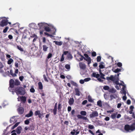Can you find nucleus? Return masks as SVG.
Wrapping results in <instances>:
<instances>
[{
    "label": "nucleus",
    "instance_id": "obj_25",
    "mask_svg": "<svg viewBox=\"0 0 135 135\" xmlns=\"http://www.w3.org/2000/svg\"><path fill=\"white\" fill-rule=\"evenodd\" d=\"M42 47L43 50L45 52L47 51V49L48 48V47H47L46 45H43Z\"/></svg>",
    "mask_w": 135,
    "mask_h": 135
},
{
    "label": "nucleus",
    "instance_id": "obj_39",
    "mask_svg": "<svg viewBox=\"0 0 135 135\" xmlns=\"http://www.w3.org/2000/svg\"><path fill=\"white\" fill-rule=\"evenodd\" d=\"M20 84L19 81L18 80H16L15 82V84L16 85H18Z\"/></svg>",
    "mask_w": 135,
    "mask_h": 135
},
{
    "label": "nucleus",
    "instance_id": "obj_28",
    "mask_svg": "<svg viewBox=\"0 0 135 135\" xmlns=\"http://www.w3.org/2000/svg\"><path fill=\"white\" fill-rule=\"evenodd\" d=\"M3 66L2 63L0 62V73H2L3 71L2 70V68L3 67Z\"/></svg>",
    "mask_w": 135,
    "mask_h": 135
},
{
    "label": "nucleus",
    "instance_id": "obj_27",
    "mask_svg": "<svg viewBox=\"0 0 135 135\" xmlns=\"http://www.w3.org/2000/svg\"><path fill=\"white\" fill-rule=\"evenodd\" d=\"M117 113H113L111 115V118L113 119H114L115 118L116 116H117Z\"/></svg>",
    "mask_w": 135,
    "mask_h": 135
},
{
    "label": "nucleus",
    "instance_id": "obj_32",
    "mask_svg": "<svg viewBox=\"0 0 135 135\" xmlns=\"http://www.w3.org/2000/svg\"><path fill=\"white\" fill-rule=\"evenodd\" d=\"M20 123L19 122L16 123L11 128V129H14Z\"/></svg>",
    "mask_w": 135,
    "mask_h": 135
},
{
    "label": "nucleus",
    "instance_id": "obj_24",
    "mask_svg": "<svg viewBox=\"0 0 135 135\" xmlns=\"http://www.w3.org/2000/svg\"><path fill=\"white\" fill-rule=\"evenodd\" d=\"M74 101V100L73 98H72L70 99L69 102V104L70 105H72L73 104Z\"/></svg>",
    "mask_w": 135,
    "mask_h": 135
},
{
    "label": "nucleus",
    "instance_id": "obj_55",
    "mask_svg": "<svg viewBox=\"0 0 135 135\" xmlns=\"http://www.w3.org/2000/svg\"><path fill=\"white\" fill-rule=\"evenodd\" d=\"M30 91L32 93H33L35 92V90L33 88H32L30 89Z\"/></svg>",
    "mask_w": 135,
    "mask_h": 135
},
{
    "label": "nucleus",
    "instance_id": "obj_59",
    "mask_svg": "<svg viewBox=\"0 0 135 135\" xmlns=\"http://www.w3.org/2000/svg\"><path fill=\"white\" fill-rule=\"evenodd\" d=\"M61 104H59L58 105V109L60 111L61 110Z\"/></svg>",
    "mask_w": 135,
    "mask_h": 135
},
{
    "label": "nucleus",
    "instance_id": "obj_63",
    "mask_svg": "<svg viewBox=\"0 0 135 135\" xmlns=\"http://www.w3.org/2000/svg\"><path fill=\"white\" fill-rule=\"evenodd\" d=\"M109 119V118L108 117H106L104 119V120L106 121H108Z\"/></svg>",
    "mask_w": 135,
    "mask_h": 135
},
{
    "label": "nucleus",
    "instance_id": "obj_7",
    "mask_svg": "<svg viewBox=\"0 0 135 135\" xmlns=\"http://www.w3.org/2000/svg\"><path fill=\"white\" fill-rule=\"evenodd\" d=\"M123 85V87L122 88L121 93L124 95V96H123L122 97L123 99L124 100H125L127 99V97L126 96V94L127 93L126 86L124 84Z\"/></svg>",
    "mask_w": 135,
    "mask_h": 135
},
{
    "label": "nucleus",
    "instance_id": "obj_11",
    "mask_svg": "<svg viewBox=\"0 0 135 135\" xmlns=\"http://www.w3.org/2000/svg\"><path fill=\"white\" fill-rule=\"evenodd\" d=\"M17 120V119L16 118V117H13L11 118L10 119V122L12 124H14L15 123Z\"/></svg>",
    "mask_w": 135,
    "mask_h": 135
},
{
    "label": "nucleus",
    "instance_id": "obj_40",
    "mask_svg": "<svg viewBox=\"0 0 135 135\" xmlns=\"http://www.w3.org/2000/svg\"><path fill=\"white\" fill-rule=\"evenodd\" d=\"M99 67L100 69H103L105 68L104 66L101 63L100 65L99 66Z\"/></svg>",
    "mask_w": 135,
    "mask_h": 135
},
{
    "label": "nucleus",
    "instance_id": "obj_30",
    "mask_svg": "<svg viewBox=\"0 0 135 135\" xmlns=\"http://www.w3.org/2000/svg\"><path fill=\"white\" fill-rule=\"evenodd\" d=\"M65 68L67 70V71H69L70 69V66L69 64H66L65 66Z\"/></svg>",
    "mask_w": 135,
    "mask_h": 135
},
{
    "label": "nucleus",
    "instance_id": "obj_17",
    "mask_svg": "<svg viewBox=\"0 0 135 135\" xmlns=\"http://www.w3.org/2000/svg\"><path fill=\"white\" fill-rule=\"evenodd\" d=\"M17 110L18 113L20 114H23L24 111L23 108L22 107L19 108L17 109Z\"/></svg>",
    "mask_w": 135,
    "mask_h": 135
},
{
    "label": "nucleus",
    "instance_id": "obj_1",
    "mask_svg": "<svg viewBox=\"0 0 135 135\" xmlns=\"http://www.w3.org/2000/svg\"><path fill=\"white\" fill-rule=\"evenodd\" d=\"M37 25L40 29H42L44 28L45 30L49 32H51V30L52 29L54 32L53 33L51 32V33H52L53 35H55L56 30L52 25L45 22H40L38 23Z\"/></svg>",
    "mask_w": 135,
    "mask_h": 135
},
{
    "label": "nucleus",
    "instance_id": "obj_49",
    "mask_svg": "<svg viewBox=\"0 0 135 135\" xmlns=\"http://www.w3.org/2000/svg\"><path fill=\"white\" fill-rule=\"evenodd\" d=\"M57 110V109L55 108H54L53 110L54 114L55 115H56V114Z\"/></svg>",
    "mask_w": 135,
    "mask_h": 135
},
{
    "label": "nucleus",
    "instance_id": "obj_54",
    "mask_svg": "<svg viewBox=\"0 0 135 135\" xmlns=\"http://www.w3.org/2000/svg\"><path fill=\"white\" fill-rule=\"evenodd\" d=\"M84 82L85 81H84V80L81 79L79 81L80 83L81 84H84Z\"/></svg>",
    "mask_w": 135,
    "mask_h": 135
},
{
    "label": "nucleus",
    "instance_id": "obj_6",
    "mask_svg": "<svg viewBox=\"0 0 135 135\" xmlns=\"http://www.w3.org/2000/svg\"><path fill=\"white\" fill-rule=\"evenodd\" d=\"M2 20V21L0 22L1 26L3 27L7 24L8 20L7 18L5 17H1L0 18V20Z\"/></svg>",
    "mask_w": 135,
    "mask_h": 135
},
{
    "label": "nucleus",
    "instance_id": "obj_57",
    "mask_svg": "<svg viewBox=\"0 0 135 135\" xmlns=\"http://www.w3.org/2000/svg\"><path fill=\"white\" fill-rule=\"evenodd\" d=\"M82 116L80 114H78L77 115V117L79 119H82Z\"/></svg>",
    "mask_w": 135,
    "mask_h": 135
},
{
    "label": "nucleus",
    "instance_id": "obj_4",
    "mask_svg": "<svg viewBox=\"0 0 135 135\" xmlns=\"http://www.w3.org/2000/svg\"><path fill=\"white\" fill-rule=\"evenodd\" d=\"M124 129L127 132H130L135 129V122L132 124L130 126L128 125L125 126Z\"/></svg>",
    "mask_w": 135,
    "mask_h": 135
},
{
    "label": "nucleus",
    "instance_id": "obj_21",
    "mask_svg": "<svg viewBox=\"0 0 135 135\" xmlns=\"http://www.w3.org/2000/svg\"><path fill=\"white\" fill-rule=\"evenodd\" d=\"M109 92L112 93H115L116 91V90L113 88H110L109 90Z\"/></svg>",
    "mask_w": 135,
    "mask_h": 135
},
{
    "label": "nucleus",
    "instance_id": "obj_9",
    "mask_svg": "<svg viewBox=\"0 0 135 135\" xmlns=\"http://www.w3.org/2000/svg\"><path fill=\"white\" fill-rule=\"evenodd\" d=\"M98 112L96 111H95L92 112L90 114L89 116L90 118H93L95 117L98 116Z\"/></svg>",
    "mask_w": 135,
    "mask_h": 135
},
{
    "label": "nucleus",
    "instance_id": "obj_51",
    "mask_svg": "<svg viewBox=\"0 0 135 135\" xmlns=\"http://www.w3.org/2000/svg\"><path fill=\"white\" fill-rule=\"evenodd\" d=\"M30 123L29 120L28 119H27L25 121V123L26 124H28Z\"/></svg>",
    "mask_w": 135,
    "mask_h": 135
},
{
    "label": "nucleus",
    "instance_id": "obj_36",
    "mask_svg": "<svg viewBox=\"0 0 135 135\" xmlns=\"http://www.w3.org/2000/svg\"><path fill=\"white\" fill-rule=\"evenodd\" d=\"M11 75L13 77H15L17 75L16 74H13L12 71V70H11L10 71Z\"/></svg>",
    "mask_w": 135,
    "mask_h": 135
},
{
    "label": "nucleus",
    "instance_id": "obj_43",
    "mask_svg": "<svg viewBox=\"0 0 135 135\" xmlns=\"http://www.w3.org/2000/svg\"><path fill=\"white\" fill-rule=\"evenodd\" d=\"M117 65L119 67H122V64L121 62H118L117 64Z\"/></svg>",
    "mask_w": 135,
    "mask_h": 135
},
{
    "label": "nucleus",
    "instance_id": "obj_44",
    "mask_svg": "<svg viewBox=\"0 0 135 135\" xmlns=\"http://www.w3.org/2000/svg\"><path fill=\"white\" fill-rule=\"evenodd\" d=\"M88 128L90 129H92L94 128V127L93 125L90 124L88 126Z\"/></svg>",
    "mask_w": 135,
    "mask_h": 135
},
{
    "label": "nucleus",
    "instance_id": "obj_33",
    "mask_svg": "<svg viewBox=\"0 0 135 135\" xmlns=\"http://www.w3.org/2000/svg\"><path fill=\"white\" fill-rule=\"evenodd\" d=\"M97 105L100 107L102 106V101L100 100L98 101L97 102Z\"/></svg>",
    "mask_w": 135,
    "mask_h": 135
},
{
    "label": "nucleus",
    "instance_id": "obj_56",
    "mask_svg": "<svg viewBox=\"0 0 135 135\" xmlns=\"http://www.w3.org/2000/svg\"><path fill=\"white\" fill-rule=\"evenodd\" d=\"M81 56V57L80 58L79 60H77L78 61H81L83 60V59H84V57L82 56Z\"/></svg>",
    "mask_w": 135,
    "mask_h": 135
},
{
    "label": "nucleus",
    "instance_id": "obj_14",
    "mask_svg": "<svg viewBox=\"0 0 135 135\" xmlns=\"http://www.w3.org/2000/svg\"><path fill=\"white\" fill-rule=\"evenodd\" d=\"M22 129V127L20 126H19L17 127L15 130L17 134H20L21 133Z\"/></svg>",
    "mask_w": 135,
    "mask_h": 135
},
{
    "label": "nucleus",
    "instance_id": "obj_61",
    "mask_svg": "<svg viewBox=\"0 0 135 135\" xmlns=\"http://www.w3.org/2000/svg\"><path fill=\"white\" fill-rule=\"evenodd\" d=\"M31 37H33L34 38H37V36L35 34H33L31 36Z\"/></svg>",
    "mask_w": 135,
    "mask_h": 135
},
{
    "label": "nucleus",
    "instance_id": "obj_18",
    "mask_svg": "<svg viewBox=\"0 0 135 135\" xmlns=\"http://www.w3.org/2000/svg\"><path fill=\"white\" fill-rule=\"evenodd\" d=\"M123 69L122 67H121L120 69L117 68L115 69H112V71L115 73H117L120 71H123Z\"/></svg>",
    "mask_w": 135,
    "mask_h": 135
},
{
    "label": "nucleus",
    "instance_id": "obj_48",
    "mask_svg": "<svg viewBox=\"0 0 135 135\" xmlns=\"http://www.w3.org/2000/svg\"><path fill=\"white\" fill-rule=\"evenodd\" d=\"M64 54L62 55L60 61L61 62L63 61L64 60Z\"/></svg>",
    "mask_w": 135,
    "mask_h": 135
},
{
    "label": "nucleus",
    "instance_id": "obj_26",
    "mask_svg": "<svg viewBox=\"0 0 135 135\" xmlns=\"http://www.w3.org/2000/svg\"><path fill=\"white\" fill-rule=\"evenodd\" d=\"M67 58L68 59L70 60L72 59L73 57L71 54H68L67 55Z\"/></svg>",
    "mask_w": 135,
    "mask_h": 135
},
{
    "label": "nucleus",
    "instance_id": "obj_46",
    "mask_svg": "<svg viewBox=\"0 0 135 135\" xmlns=\"http://www.w3.org/2000/svg\"><path fill=\"white\" fill-rule=\"evenodd\" d=\"M88 101L90 102H92L93 101V100L92 99L91 97L89 96H88Z\"/></svg>",
    "mask_w": 135,
    "mask_h": 135
},
{
    "label": "nucleus",
    "instance_id": "obj_8",
    "mask_svg": "<svg viewBox=\"0 0 135 135\" xmlns=\"http://www.w3.org/2000/svg\"><path fill=\"white\" fill-rule=\"evenodd\" d=\"M84 56H85V57H84V59L88 62V64H90L91 63V59L90 57L89 56L88 54H84Z\"/></svg>",
    "mask_w": 135,
    "mask_h": 135
},
{
    "label": "nucleus",
    "instance_id": "obj_34",
    "mask_svg": "<svg viewBox=\"0 0 135 135\" xmlns=\"http://www.w3.org/2000/svg\"><path fill=\"white\" fill-rule=\"evenodd\" d=\"M80 114L83 115L85 116L86 115V112L84 111H82L80 112Z\"/></svg>",
    "mask_w": 135,
    "mask_h": 135
},
{
    "label": "nucleus",
    "instance_id": "obj_5",
    "mask_svg": "<svg viewBox=\"0 0 135 135\" xmlns=\"http://www.w3.org/2000/svg\"><path fill=\"white\" fill-rule=\"evenodd\" d=\"M16 91L18 95L19 94L23 95L25 93V89L22 87H17L16 89Z\"/></svg>",
    "mask_w": 135,
    "mask_h": 135
},
{
    "label": "nucleus",
    "instance_id": "obj_62",
    "mask_svg": "<svg viewBox=\"0 0 135 135\" xmlns=\"http://www.w3.org/2000/svg\"><path fill=\"white\" fill-rule=\"evenodd\" d=\"M46 39L45 37H43L42 38V41L44 43H46Z\"/></svg>",
    "mask_w": 135,
    "mask_h": 135
},
{
    "label": "nucleus",
    "instance_id": "obj_60",
    "mask_svg": "<svg viewBox=\"0 0 135 135\" xmlns=\"http://www.w3.org/2000/svg\"><path fill=\"white\" fill-rule=\"evenodd\" d=\"M96 53L95 52H93L92 53V55L93 56H96Z\"/></svg>",
    "mask_w": 135,
    "mask_h": 135
},
{
    "label": "nucleus",
    "instance_id": "obj_29",
    "mask_svg": "<svg viewBox=\"0 0 135 135\" xmlns=\"http://www.w3.org/2000/svg\"><path fill=\"white\" fill-rule=\"evenodd\" d=\"M38 85L39 89H42L43 88L42 85V83L41 82H39L38 83Z\"/></svg>",
    "mask_w": 135,
    "mask_h": 135
},
{
    "label": "nucleus",
    "instance_id": "obj_23",
    "mask_svg": "<svg viewBox=\"0 0 135 135\" xmlns=\"http://www.w3.org/2000/svg\"><path fill=\"white\" fill-rule=\"evenodd\" d=\"M55 43V44L56 45H57L59 46H61V45L62 44V42L61 41H53Z\"/></svg>",
    "mask_w": 135,
    "mask_h": 135
},
{
    "label": "nucleus",
    "instance_id": "obj_42",
    "mask_svg": "<svg viewBox=\"0 0 135 135\" xmlns=\"http://www.w3.org/2000/svg\"><path fill=\"white\" fill-rule=\"evenodd\" d=\"M84 80L85 82H87L90 81L91 80V78H85Z\"/></svg>",
    "mask_w": 135,
    "mask_h": 135
},
{
    "label": "nucleus",
    "instance_id": "obj_53",
    "mask_svg": "<svg viewBox=\"0 0 135 135\" xmlns=\"http://www.w3.org/2000/svg\"><path fill=\"white\" fill-rule=\"evenodd\" d=\"M8 29V27H6L3 30V32L4 33H6V32Z\"/></svg>",
    "mask_w": 135,
    "mask_h": 135
},
{
    "label": "nucleus",
    "instance_id": "obj_52",
    "mask_svg": "<svg viewBox=\"0 0 135 135\" xmlns=\"http://www.w3.org/2000/svg\"><path fill=\"white\" fill-rule=\"evenodd\" d=\"M52 54L51 53H50L49 54H48L47 58L48 59H49L50 58L52 57Z\"/></svg>",
    "mask_w": 135,
    "mask_h": 135
},
{
    "label": "nucleus",
    "instance_id": "obj_22",
    "mask_svg": "<svg viewBox=\"0 0 135 135\" xmlns=\"http://www.w3.org/2000/svg\"><path fill=\"white\" fill-rule=\"evenodd\" d=\"M75 90L76 92V95L78 96H79L80 95V92L79 89L77 88H75Z\"/></svg>",
    "mask_w": 135,
    "mask_h": 135
},
{
    "label": "nucleus",
    "instance_id": "obj_41",
    "mask_svg": "<svg viewBox=\"0 0 135 135\" xmlns=\"http://www.w3.org/2000/svg\"><path fill=\"white\" fill-rule=\"evenodd\" d=\"M17 49L20 50L21 51H23V49L21 47V46H17Z\"/></svg>",
    "mask_w": 135,
    "mask_h": 135
},
{
    "label": "nucleus",
    "instance_id": "obj_13",
    "mask_svg": "<svg viewBox=\"0 0 135 135\" xmlns=\"http://www.w3.org/2000/svg\"><path fill=\"white\" fill-rule=\"evenodd\" d=\"M118 95L117 94L111 95L110 96V100H112L114 99H116L118 98Z\"/></svg>",
    "mask_w": 135,
    "mask_h": 135
},
{
    "label": "nucleus",
    "instance_id": "obj_31",
    "mask_svg": "<svg viewBox=\"0 0 135 135\" xmlns=\"http://www.w3.org/2000/svg\"><path fill=\"white\" fill-rule=\"evenodd\" d=\"M20 123L19 122L16 123L11 128V129H14Z\"/></svg>",
    "mask_w": 135,
    "mask_h": 135
},
{
    "label": "nucleus",
    "instance_id": "obj_47",
    "mask_svg": "<svg viewBox=\"0 0 135 135\" xmlns=\"http://www.w3.org/2000/svg\"><path fill=\"white\" fill-rule=\"evenodd\" d=\"M117 85H119V86L117 85L115 86V88L117 89V90H119L120 89V85H120L119 84H117ZM122 86H123V85H122Z\"/></svg>",
    "mask_w": 135,
    "mask_h": 135
},
{
    "label": "nucleus",
    "instance_id": "obj_12",
    "mask_svg": "<svg viewBox=\"0 0 135 135\" xmlns=\"http://www.w3.org/2000/svg\"><path fill=\"white\" fill-rule=\"evenodd\" d=\"M79 65L80 69L84 70L86 68V66L82 62H80L79 63Z\"/></svg>",
    "mask_w": 135,
    "mask_h": 135
},
{
    "label": "nucleus",
    "instance_id": "obj_50",
    "mask_svg": "<svg viewBox=\"0 0 135 135\" xmlns=\"http://www.w3.org/2000/svg\"><path fill=\"white\" fill-rule=\"evenodd\" d=\"M101 59V57L100 56H98L97 57V62H100Z\"/></svg>",
    "mask_w": 135,
    "mask_h": 135
},
{
    "label": "nucleus",
    "instance_id": "obj_10",
    "mask_svg": "<svg viewBox=\"0 0 135 135\" xmlns=\"http://www.w3.org/2000/svg\"><path fill=\"white\" fill-rule=\"evenodd\" d=\"M18 101H21L24 103L26 101V99L25 97H18L17 98Z\"/></svg>",
    "mask_w": 135,
    "mask_h": 135
},
{
    "label": "nucleus",
    "instance_id": "obj_3",
    "mask_svg": "<svg viewBox=\"0 0 135 135\" xmlns=\"http://www.w3.org/2000/svg\"><path fill=\"white\" fill-rule=\"evenodd\" d=\"M107 80L108 81H112L114 82L116 84H119L120 85H123L124 84V83L122 81V83H119L118 82L119 79L118 77L117 78L115 76H114L113 75H111L110 76L106 78Z\"/></svg>",
    "mask_w": 135,
    "mask_h": 135
},
{
    "label": "nucleus",
    "instance_id": "obj_64",
    "mask_svg": "<svg viewBox=\"0 0 135 135\" xmlns=\"http://www.w3.org/2000/svg\"><path fill=\"white\" fill-rule=\"evenodd\" d=\"M121 103H119L118 104L117 106V108H119L121 107Z\"/></svg>",
    "mask_w": 135,
    "mask_h": 135
},
{
    "label": "nucleus",
    "instance_id": "obj_58",
    "mask_svg": "<svg viewBox=\"0 0 135 135\" xmlns=\"http://www.w3.org/2000/svg\"><path fill=\"white\" fill-rule=\"evenodd\" d=\"M87 102V100H85L83 101V102H82V104L83 105H85L86 104Z\"/></svg>",
    "mask_w": 135,
    "mask_h": 135
},
{
    "label": "nucleus",
    "instance_id": "obj_16",
    "mask_svg": "<svg viewBox=\"0 0 135 135\" xmlns=\"http://www.w3.org/2000/svg\"><path fill=\"white\" fill-rule=\"evenodd\" d=\"M35 114L36 116L38 115V117L40 118H41V116L43 115V114H41L40 113V111L39 110L36 111Z\"/></svg>",
    "mask_w": 135,
    "mask_h": 135
},
{
    "label": "nucleus",
    "instance_id": "obj_45",
    "mask_svg": "<svg viewBox=\"0 0 135 135\" xmlns=\"http://www.w3.org/2000/svg\"><path fill=\"white\" fill-rule=\"evenodd\" d=\"M15 132H16L15 130H14L12 131L11 132L12 133L11 135H17L16 133Z\"/></svg>",
    "mask_w": 135,
    "mask_h": 135
},
{
    "label": "nucleus",
    "instance_id": "obj_2",
    "mask_svg": "<svg viewBox=\"0 0 135 135\" xmlns=\"http://www.w3.org/2000/svg\"><path fill=\"white\" fill-rule=\"evenodd\" d=\"M100 75L96 72L93 73L91 76L92 77L96 78L100 82H102L103 80L101 79H105V78L104 77L105 75L103 74L101 71V70H100L99 71Z\"/></svg>",
    "mask_w": 135,
    "mask_h": 135
},
{
    "label": "nucleus",
    "instance_id": "obj_15",
    "mask_svg": "<svg viewBox=\"0 0 135 135\" xmlns=\"http://www.w3.org/2000/svg\"><path fill=\"white\" fill-rule=\"evenodd\" d=\"M29 27L31 28L36 29L37 28L36 24L35 23H31L29 25Z\"/></svg>",
    "mask_w": 135,
    "mask_h": 135
},
{
    "label": "nucleus",
    "instance_id": "obj_37",
    "mask_svg": "<svg viewBox=\"0 0 135 135\" xmlns=\"http://www.w3.org/2000/svg\"><path fill=\"white\" fill-rule=\"evenodd\" d=\"M109 86L107 85L103 87V89L105 90H109Z\"/></svg>",
    "mask_w": 135,
    "mask_h": 135
},
{
    "label": "nucleus",
    "instance_id": "obj_20",
    "mask_svg": "<svg viewBox=\"0 0 135 135\" xmlns=\"http://www.w3.org/2000/svg\"><path fill=\"white\" fill-rule=\"evenodd\" d=\"M33 114V112L31 110L30 111L29 113L26 115L25 117H29L32 116Z\"/></svg>",
    "mask_w": 135,
    "mask_h": 135
},
{
    "label": "nucleus",
    "instance_id": "obj_19",
    "mask_svg": "<svg viewBox=\"0 0 135 135\" xmlns=\"http://www.w3.org/2000/svg\"><path fill=\"white\" fill-rule=\"evenodd\" d=\"M9 84L10 87L11 88H13L15 85L14 80L12 79L10 80L9 81Z\"/></svg>",
    "mask_w": 135,
    "mask_h": 135
},
{
    "label": "nucleus",
    "instance_id": "obj_38",
    "mask_svg": "<svg viewBox=\"0 0 135 135\" xmlns=\"http://www.w3.org/2000/svg\"><path fill=\"white\" fill-rule=\"evenodd\" d=\"M13 60L12 59H10L8 61L7 63L8 64H10L13 62Z\"/></svg>",
    "mask_w": 135,
    "mask_h": 135
},
{
    "label": "nucleus",
    "instance_id": "obj_35",
    "mask_svg": "<svg viewBox=\"0 0 135 135\" xmlns=\"http://www.w3.org/2000/svg\"><path fill=\"white\" fill-rule=\"evenodd\" d=\"M70 83H71V84H72L74 86H78V84L74 82V81H70Z\"/></svg>",
    "mask_w": 135,
    "mask_h": 135
}]
</instances>
